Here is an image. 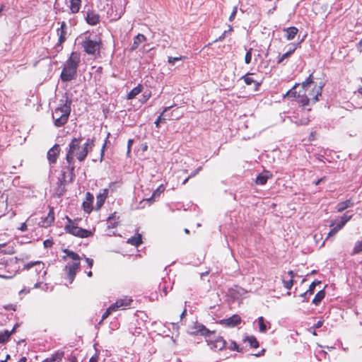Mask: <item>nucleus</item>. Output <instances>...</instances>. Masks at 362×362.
Here are the masks:
<instances>
[{
  "mask_svg": "<svg viewBox=\"0 0 362 362\" xmlns=\"http://www.w3.org/2000/svg\"><path fill=\"white\" fill-rule=\"evenodd\" d=\"M322 86H317L313 81V74L302 83H296L288 90L284 98H294L300 107H306L315 104L322 95Z\"/></svg>",
  "mask_w": 362,
  "mask_h": 362,
  "instance_id": "obj_1",
  "label": "nucleus"
},
{
  "mask_svg": "<svg viewBox=\"0 0 362 362\" xmlns=\"http://www.w3.org/2000/svg\"><path fill=\"white\" fill-rule=\"evenodd\" d=\"M81 137L74 138L69 144V148L66 155V160L68 165L65 166L64 169H66L70 173V182H71L75 177L74 157H76L78 161L82 162L86 159L88 153L86 148L81 144Z\"/></svg>",
  "mask_w": 362,
  "mask_h": 362,
  "instance_id": "obj_2",
  "label": "nucleus"
},
{
  "mask_svg": "<svg viewBox=\"0 0 362 362\" xmlns=\"http://www.w3.org/2000/svg\"><path fill=\"white\" fill-rule=\"evenodd\" d=\"M81 62L80 54L73 52L66 61L62 71L60 78L63 82H68L76 77L77 69Z\"/></svg>",
  "mask_w": 362,
  "mask_h": 362,
  "instance_id": "obj_3",
  "label": "nucleus"
},
{
  "mask_svg": "<svg viewBox=\"0 0 362 362\" xmlns=\"http://www.w3.org/2000/svg\"><path fill=\"white\" fill-rule=\"evenodd\" d=\"M60 102L59 107H56L52 112L54 124L57 127H62L67 122L71 113V105L72 103L71 99L67 96L64 100H61Z\"/></svg>",
  "mask_w": 362,
  "mask_h": 362,
  "instance_id": "obj_4",
  "label": "nucleus"
},
{
  "mask_svg": "<svg viewBox=\"0 0 362 362\" xmlns=\"http://www.w3.org/2000/svg\"><path fill=\"white\" fill-rule=\"evenodd\" d=\"M81 45L83 51L88 55H92L95 57L100 55L101 40L96 36L95 38H92L90 35L85 36Z\"/></svg>",
  "mask_w": 362,
  "mask_h": 362,
  "instance_id": "obj_5",
  "label": "nucleus"
},
{
  "mask_svg": "<svg viewBox=\"0 0 362 362\" xmlns=\"http://www.w3.org/2000/svg\"><path fill=\"white\" fill-rule=\"evenodd\" d=\"M311 110V107H300L299 110H296L294 112L293 118L295 123L298 125H306L310 121V116L309 112Z\"/></svg>",
  "mask_w": 362,
  "mask_h": 362,
  "instance_id": "obj_6",
  "label": "nucleus"
},
{
  "mask_svg": "<svg viewBox=\"0 0 362 362\" xmlns=\"http://www.w3.org/2000/svg\"><path fill=\"white\" fill-rule=\"evenodd\" d=\"M65 230L66 232L72 234L73 235L79 238H88L92 235V233L90 230L79 228L78 226H74V224L66 226Z\"/></svg>",
  "mask_w": 362,
  "mask_h": 362,
  "instance_id": "obj_7",
  "label": "nucleus"
},
{
  "mask_svg": "<svg viewBox=\"0 0 362 362\" xmlns=\"http://www.w3.org/2000/svg\"><path fill=\"white\" fill-rule=\"evenodd\" d=\"M83 17L86 23L90 25H95L100 22L99 14L93 9L88 8L83 11Z\"/></svg>",
  "mask_w": 362,
  "mask_h": 362,
  "instance_id": "obj_8",
  "label": "nucleus"
},
{
  "mask_svg": "<svg viewBox=\"0 0 362 362\" xmlns=\"http://www.w3.org/2000/svg\"><path fill=\"white\" fill-rule=\"evenodd\" d=\"M66 169H63L62 171V177L59 178L58 182H57V187L56 189V192L58 194L59 197H61L64 195V192H66V182H67V177H70V174L67 176L66 175V171H65Z\"/></svg>",
  "mask_w": 362,
  "mask_h": 362,
  "instance_id": "obj_9",
  "label": "nucleus"
},
{
  "mask_svg": "<svg viewBox=\"0 0 362 362\" xmlns=\"http://www.w3.org/2000/svg\"><path fill=\"white\" fill-rule=\"evenodd\" d=\"M352 216L353 215H346V214H344L341 217V221L339 224H337L335 227H334L328 233L327 235V237L326 239H327L330 236H332V235H334L337 234V233L344 226L345 224L349 221H350L351 218H352Z\"/></svg>",
  "mask_w": 362,
  "mask_h": 362,
  "instance_id": "obj_10",
  "label": "nucleus"
},
{
  "mask_svg": "<svg viewBox=\"0 0 362 362\" xmlns=\"http://www.w3.org/2000/svg\"><path fill=\"white\" fill-rule=\"evenodd\" d=\"M206 341L208 343V345L211 347V349L215 351H221L226 346V341L222 337L218 338L214 341L210 339H206Z\"/></svg>",
  "mask_w": 362,
  "mask_h": 362,
  "instance_id": "obj_11",
  "label": "nucleus"
},
{
  "mask_svg": "<svg viewBox=\"0 0 362 362\" xmlns=\"http://www.w3.org/2000/svg\"><path fill=\"white\" fill-rule=\"evenodd\" d=\"M132 302V299L128 298L127 296H124V298H119L116 300V302L112 304V306H114L115 311L118 309H125L127 307L129 306Z\"/></svg>",
  "mask_w": 362,
  "mask_h": 362,
  "instance_id": "obj_12",
  "label": "nucleus"
},
{
  "mask_svg": "<svg viewBox=\"0 0 362 362\" xmlns=\"http://www.w3.org/2000/svg\"><path fill=\"white\" fill-rule=\"evenodd\" d=\"M192 334L210 337L211 332L204 325L197 323L192 327Z\"/></svg>",
  "mask_w": 362,
  "mask_h": 362,
  "instance_id": "obj_13",
  "label": "nucleus"
},
{
  "mask_svg": "<svg viewBox=\"0 0 362 362\" xmlns=\"http://www.w3.org/2000/svg\"><path fill=\"white\" fill-rule=\"evenodd\" d=\"M59 145L55 144L47 152V159L52 163L57 162L58 155L59 153Z\"/></svg>",
  "mask_w": 362,
  "mask_h": 362,
  "instance_id": "obj_14",
  "label": "nucleus"
},
{
  "mask_svg": "<svg viewBox=\"0 0 362 362\" xmlns=\"http://www.w3.org/2000/svg\"><path fill=\"white\" fill-rule=\"evenodd\" d=\"M66 24L64 21L61 23V26L57 30V35L59 36L58 45H61L66 41Z\"/></svg>",
  "mask_w": 362,
  "mask_h": 362,
  "instance_id": "obj_15",
  "label": "nucleus"
},
{
  "mask_svg": "<svg viewBox=\"0 0 362 362\" xmlns=\"http://www.w3.org/2000/svg\"><path fill=\"white\" fill-rule=\"evenodd\" d=\"M253 75V74L248 73L241 77V79L244 80V82L247 86H251L254 84L255 90H257L259 89V86L262 84V82H258L256 80H255L251 76Z\"/></svg>",
  "mask_w": 362,
  "mask_h": 362,
  "instance_id": "obj_16",
  "label": "nucleus"
},
{
  "mask_svg": "<svg viewBox=\"0 0 362 362\" xmlns=\"http://www.w3.org/2000/svg\"><path fill=\"white\" fill-rule=\"evenodd\" d=\"M93 199V195L90 192H87L86 194V201L83 202V207L85 212L88 214L91 212L93 209L92 204Z\"/></svg>",
  "mask_w": 362,
  "mask_h": 362,
  "instance_id": "obj_17",
  "label": "nucleus"
},
{
  "mask_svg": "<svg viewBox=\"0 0 362 362\" xmlns=\"http://www.w3.org/2000/svg\"><path fill=\"white\" fill-rule=\"evenodd\" d=\"M173 107V105H171L164 108L163 111L160 113V115L154 122L156 127H159L160 123H164L166 120L171 119V117L167 114V112Z\"/></svg>",
  "mask_w": 362,
  "mask_h": 362,
  "instance_id": "obj_18",
  "label": "nucleus"
},
{
  "mask_svg": "<svg viewBox=\"0 0 362 362\" xmlns=\"http://www.w3.org/2000/svg\"><path fill=\"white\" fill-rule=\"evenodd\" d=\"M354 206V202L351 199H346V201L341 202L337 204L336 206V209L337 212H342L345 209Z\"/></svg>",
  "mask_w": 362,
  "mask_h": 362,
  "instance_id": "obj_19",
  "label": "nucleus"
},
{
  "mask_svg": "<svg viewBox=\"0 0 362 362\" xmlns=\"http://www.w3.org/2000/svg\"><path fill=\"white\" fill-rule=\"evenodd\" d=\"M272 177V175L269 172H267L265 174L260 173L256 177L255 183L257 185H264L267 183V180Z\"/></svg>",
  "mask_w": 362,
  "mask_h": 362,
  "instance_id": "obj_20",
  "label": "nucleus"
},
{
  "mask_svg": "<svg viewBox=\"0 0 362 362\" xmlns=\"http://www.w3.org/2000/svg\"><path fill=\"white\" fill-rule=\"evenodd\" d=\"M69 7L73 14L78 13L81 6V0H69Z\"/></svg>",
  "mask_w": 362,
  "mask_h": 362,
  "instance_id": "obj_21",
  "label": "nucleus"
},
{
  "mask_svg": "<svg viewBox=\"0 0 362 362\" xmlns=\"http://www.w3.org/2000/svg\"><path fill=\"white\" fill-rule=\"evenodd\" d=\"M64 355V351H57L50 357L45 358L42 362H60Z\"/></svg>",
  "mask_w": 362,
  "mask_h": 362,
  "instance_id": "obj_22",
  "label": "nucleus"
},
{
  "mask_svg": "<svg viewBox=\"0 0 362 362\" xmlns=\"http://www.w3.org/2000/svg\"><path fill=\"white\" fill-rule=\"evenodd\" d=\"M242 322L241 317L238 315H233V316L228 317V327H235L240 325Z\"/></svg>",
  "mask_w": 362,
  "mask_h": 362,
  "instance_id": "obj_23",
  "label": "nucleus"
},
{
  "mask_svg": "<svg viewBox=\"0 0 362 362\" xmlns=\"http://www.w3.org/2000/svg\"><path fill=\"white\" fill-rule=\"evenodd\" d=\"M146 40V37L143 34H138L134 38L133 44L131 47V50H135L138 48L139 45Z\"/></svg>",
  "mask_w": 362,
  "mask_h": 362,
  "instance_id": "obj_24",
  "label": "nucleus"
},
{
  "mask_svg": "<svg viewBox=\"0 0 362 362\" xmlns=\"http://www.w3.org/2000/svg\"><path fill=\"white\" fill-rule=\"evenodd\" d=\"M288 274L290 276L291 279L289 280L283 279V284L284 287L286 289H291L294 284V278L296 276V274L293 271L290 270L288 272Z\"/></svg>",
  "mask_w": 362,
  "mask_h": 362,
  "instance_id": "obj_25",
  "label": "nucleus"
},
{
  "mask_svg": "<svg viewBox=\"0 0 362 362\" xmlns=\"http://www.w3.org/2000/svg\"><path fill=\"white\" fill-rule=\"evenodd\" d=\"M16 326L12 329L11 331L4 330L0 332V343L4 344L8 341L11 335L15 332Z\"/></svg>",
  "mask_w": 362,
  "mask_h": 362,
  "instance_id": "obj_26",
  "label": "nucleus"
},
{
  "mask_svg": "<svg viewBox=\"0 0 362 362\" xmlns=\"http://www.w3.org/2000/svg\"><path fill=\"white\" fill-rule=\"evenodd\" d=\"M17 273L16 270H4L3 269L0 268V278L5 279H9L13 278L16 276Z\"/></svg>",
  "mask_w": 362,
  "mask_h": 362,
  "instance_id": "obj_27",
  "label": "nucleus"
},
{
  "mask_svg": "<svg viewBox=\"0 0 362 362\" xmlns=\"http://www.w3.org/2000/svg\"><path fill=\"white\" fill-rule=\"evenodd\" d=\"M286 34V37L288 40H291L294 39L296 35H297L298 30L296 27H289L285 30Z\"/></svg>",
  "mask_w": 362,
  "mask_h": 362,
  "instance_id": "obj_28",
  "label": "nucleus"
},
{
  "mask_svg": "<svg viewBox=\"0 0 362 362\" xmlns=\"http://www.w3.org/2000/svg\"><path fill=\"white\" fill-rule=\"evenodd\" d=\"M143 88H144L142 85L139 84L127 94V98L128 100L134 99L137 95H139L142 91Z\"/></svg>",
  "mask_w": 362,
  "mask_h": 362,
  "instance_id": "obj_29",
  "label": "nucleus"
},
{
  "mask_svg": "<svg viewBox=\"0 0 362 362\" xmlns=\"http://www.w3.org/2000/svg\"><path fill=\"white\" fill-rule=\"evenodd\" d=\"M54 216L53 211H50L48 215L42 221L41 226L42 227H48L54 221Z\"/></svg>",
  "mask_w": 362,
  "mask_h": 362,
  "instance_id": "obj_30",
  "label": "nucleus"
},
{
  "mask_svg": "<svg viewBox=\"0 0 362 362\" xmlns=\"http://www.w3.org/2000/svg\"><path fill=\"white\" fill-rule=\"evenodd\" d=\"M325 291H324V289L320 290L315 294L314 298L313 299V303L315 304V305H320V303L325 298Z\"/></svg>",
  "mask_w": 362,
  "mask_h": 362,
  "instance_id": "obj_31",
  "label": "nucleus"
},
{
  "mask_svg": "<svg viewBox=\"0 0 362 362\" xmlns=\"http://www.w3.org/2000/svg\"><path fill=\"white\" fill-rule=\"evenodd\" d=\"M119 217H116L115 214H112L107 218V228H114L117 227L118 224Z\"/></svg>",
  "mask_w": 362,
  "mask_h": 362,
  "instance_id": "obj_32",
  "label": "nucleus"
},
{
  "mask_svg": "<svg viewBox=\"0 0 362 362\" xmlns=\"http://www.w3.org/2000/svg\"><path fill=\"white\" fill-rule=\"evenodd\" d=\"M258 324H259V330L262 333H265L267 330V324L270 325V323L268 322H265L264 318L263 317H259L258 318Z\"/></svg>",
  "mask_w": 362,
  "mask_h": 362,
  "instance_id": "obj_33",
  "label": "nucleus"
},
{
  "mask_svg": "<svg viewBox=\"0 0 362 362\" xmlns=\"http://www.w3.org/2000/svg\"><path fill=\"white\" fill-rule=\"evenodd\" d=\"M297 48V45H292V48H291L287 52L284 53L277 61V63L278 64H281L284 62V60L286 58H288V57H290L291 55V54H293L295 50Z\"/></svg>",
  "mask_w": 362,
  "mask_h": 362,
  "instance_id": "obj_34",
  "label": "nucleus"
},
{
  "mask_svg": "<svg viewBox=\"0 0 362 362\" xmlns=\"http://www.w3.org/2000/svg\"><path fill=\"white\" fill-rule=\"evenodd\" d=\"M104 192H105L104 194H100L97 196V202H96L97 209H99L103 205V204L105 201L106 195L105 194L107 193V190L105 189Z\"/></svg>",
  "mask_w": 362,
  "mask_h": 362,
  "instance_id": "obj_35",
  "label": "nucleus"
},
{
  "mask_svg": "<svg viewBox=\"0 0 362 362\" xmlns=\"http://www.w3.org/2000/svg\"><path fill=\"white\" fill-rule=\"evenodd\" d=\"M34 266L40 267L42 269H45L44 264L42 262H40V261L30 262H29V263H28V264L24 265V269H30V268H32Z\"/></svg>",
  "mask_w": 362,
  "mask_h": 362,
  "instance_id": "obj_36",
  "label": "nucleus"
},
{
  "mask_svg": "<svg viewBox=\"0 0 362 362\" xmlns=\"http://www.w3.org/2000/svg\"><path fill=\"white\" fill-rule=\"evenodd\" d=\"M245 341H247L251 347L252 348H258L259 342L257 340L256 337L254 336L247 337L245 339Z\"/></svg>",
  "mask_w": 362,
  "mask_h": 362,
  "instance_id": "obj_37",
  "label": "nucleus"
},
{
  "mask_svg": "<svg viewBox=\"0 0 362 362\" xmlns=\"http://www.w3.org/2000/svg\"><path fill=\"white\" fill-rule=\"evenodd\" d=\"M127 242L131 245L137 247L142 243L141 235L139 234L137 236L132 237Z\"/></svg>",
  "mask_w": 362,
  "mask_h": 362,
  "instance_id": "obj_38",
  "label": "nucleus"
},
{
  "mask_svg": "<svg viewBox=\"0 0 362 362\" xmlns=\"http://www.w3.org/2000/svg\"><path fill=\"white\" fill-rule=\"evenodd\" d=\"M170 282H167L165 280L163 279L162 281L159 284V288L163 293V296H165L168 293V287L167 285H170Z\"/></svg>",
  "mask_w": 362,
  "mask_h": 362,
  "instance_id": "obj_39",
  "label": "nucleus"
},
{
  "mask_svg": "<svg viewBox=\"0 0 362 362\" xmlns=\"http://www.w3.org/2000/svg\"><path fill=\"white\" fill-rule=\"evenodd\" d=\"M64 252L66 254L67 257H70L74 260L79 261L81 259L78 254L68 249L64 250Z\"/></svg>",
  "mask_w": 362,
  "mask_h": 362,
  "instance_id": "obj_40",
  "label": "nucleus"
},
{
  "mask_svg": "<svg viewBox=\"0 0 362 362\" xmlns=\"http://www.w3.org/2000/svg\"><path fill=\"white\" fill-rule=\"evenodd\" d=\"M82 145L86 148L88 152L91 151L94 146V139H87L86 141Z\"/></svg>",
  "mask_w": 362,
  "mask_h": 362,
  "instance_id": "obj_41",
  "label": "nucleus"
},
{
  "mask_svg": "<svg viewBox=\"0 0 362 362\" xmlns=\"http://www.w3.org/2000/svg\"><path fill=\"white\" fill-rule=\"evenodd\" d=\"M362 252V240L358 241L354 247L352 255H357Z\"/></svg>",
  "mask_w": 362,
  "mask_h": 362,
  "instance_id": "obj_42",
  "label": "nucleus"
},
{
  "mask_svg": "<svg viewBox=\"0 0 362 362\" xmlns=\"http://www.w3.org/2000/svg\"><path fill=\"white\" fill-rule=\"evenodd\" d=\"M80 267V262L77 261L76 262L68 264L66 266V269H70L71 271L76 272Z\"/></svg>",
  "mask_w": 362,
  "mask_h": 362,
  "instance_id": "obj_43",
  "label": "nucleus"
},
{
  "mask_svg": "<svg viewBox=\"0 0 362 362\" xmlns=\"http://www.w3.org/2000/svg\"><path fill=\"white\" fill-rule=\"evenodd\" d=\"M320 284H321L320 281L315 280L313 282L311 283L308 291H306V293L305 294H306L307 293H309L310 294H313L314 293V290H315L316 285Z\"/></svg>",
  "mask_w": 362,
  "mask_h": 362,
  "instance_id": "obj_44",
  "label": "nucleus"
},
{
  "mask_svg": "<svg viewBox=\"0 0 362 362\" xmlns=\"http://www.w3.org/2000/svg\"><path fill=\"white\" fill-rule=\"evenodd\" d=\"M115 308L114 306H112L110 305L107 310L102 315V319H101V321L100 322V323L104 320L105 319H106L110 315L111 313L112 312H115Z\"/></svg>",
  "mask_w": 362,
  "mask_h": 362,
  "instance_id": "obj_45",
  "label": "nucleus"
},
{
  "mask_svg": "<svg viewBox=\"0 0 362 362\" xmlns=\"http://www.w3.org/2000/svg\"><path fill=\"white\" fill-rule=\"evenodd\" d=\"M252 49L250 48L247 50V52H246V54H245V62L247 64H250L251 62V60H252Z\"/></svg>",
  "mask_w": 362,
  "mask_h": 362,
  "instance_id": "obj_46",
  "label": "nucleus"
},
{
  "mask_svg": "<svg viewBox=\"0 0 362 362\" xmlns=\"http://www.w3.org/2000/svg\"><path fill=\"white\" fill-rule=\"evenodd\" d=\"M230 349L231 350H235L238 352H242L243 351V349L239 348V346L237 345V344L234 341H230Z\"/></svg>",
  "mask_w": 362,
  "mask_h": 362,
  "instance_id": "obj_47",
  "label": "nucleus"
},
{
  "mask_svg": "<svg viewBox=\"0 0 362 362\" xmlns=\"http://www.w3.org/2000/svg\"><path fill=\"white\" fill-rule=\"evenodd\" d=\"M67 270H68L67 278L69 279V282L72 283V281H74V279L76 276V272L71 271L70 269H67Z\"/></svg>",
  "mask_w": 362,
  "mask_h": 362,
  "instance_id": "obj_48",
  "label": "nucleus"
},
{
  "mask_svg": "<svg viewBox=\"0 0 362 362\" xmlns=\"http://www.w3.org/2000/svg\"><path fill=\"white\" fill-rule=\"evenodd\" d=\"M182 58H183V57H182V56H180V57H168V63H169V64H173H173H175V63L176 62H178V61L182 60Z\"/></svg>",
  "mask_w": 362,
  "mask_h": 362,
  "instance_id": "obj_49",
  "label": "nucleus"
},
{
  "mask_svg": "<svg viewBox=\"0 0 362 362\" xmlns=\"http://www.w3.org/2000/svg\"><path fill=\"white\" fill-rule=\"evenodd\" d=\"M160 187H158L156 190H155L152 194V197H151V199H147V201H149L153 198H155L157 196H159V194L163 191V189H160Z\"/></svg>",
  "mask_w": 362,
  "mask_h": 362,
  "instance_id": "obj_50",
  "label": "nucleus"
},
{
  "mask_svg": "<svg viewBox=\"0 0 362 362\" xmlns=\"http://www.w3.org/2000/svg\"><path fill=\"white\" fill-rule=\"evenodd\" d=\"M4 247H1L0 250V253L4 254H12L13 252V249L12 247H8L6 250L3 249Z\"/></svg>",
  "mask_w": 362,
  "mask_h": 362,
  "instance_id": "obj_51",
  "label": "nucleus"
},
{
  "mask_svg": "<svg viewBox=\"0 0 362 362\" xmlns=\"http://www.w3.org/2000/svg\"><path fill=\"white\" fill-rule=\"evenodd\" d=\"M322 325H323V321L319 320L316 324H315L313 325V327L310 328V330H311V329H316L317 328H320V327H321L322 326Z\"/></svg>",
  "mask_w": 362,
  "mask_h": 362,
  "instance_id": "obj_52",
  "label": "nucleus"
},
{
  "mask_svg": "<svg viewBox=\"0 0 362 362\" xmlns=\"http://www.w3.org/2000/svg\"><path fill=\"white\" fill-rule=\"evenodd\" d=\"M202 168L200 166L199 168H197L194 171H193L189 175V178H192L194 176H196L201 170H202Z\"/></svg>",
  "mask_w": 362,
  "mask_h": 362,
  "instance_id": "obj_53",
  "label": "nucleus"
},
{
  "mask_svg": "<svg viewBox=\"0 0 362 362\" xmlns=\"http://www.w3.org/2000/svg\"><path fill=\"white\" fill-rule=\"evenodd\" d=\"M107 142V138L106 139V140L105 141V144H103V147H102V149H101V153H100V161L103 160V156H104V152H105V146H106V144Z\"/></svg>",
  "mask_w": 362,
  "mask_h": 362,
  "instance_id": "obj_54",
  "label": "nucleus"
},
{
  "mask_svg": "<svg viewBox=\"0 0 362 362\" xmlns=\"http://www.w3.org/2000/svg\"><path fill=\"white\" fill-rule=\"evenodd\" d=\"M84 259L87 262L88 267L91 268L93 265V259L86 257H84Z\"/></svg>",
  "mask_w": 362,
  "mask_h": 362,
  "instance_id": "obj_55",
  "label": "nucleus"
},
{
  "mask_svg": "<svg viewBox=\"0 0 362 362\" xmlns=\"http://www.w3.org/2000/svg\"><path fill=\"white\" fill-rule=\"evenodd\" d=\"M236 13H237V7H235L233 8V11H232V13H230V15L229 16V20L233 21L234 19Z\"/></svg>",
  "mask_w": 362,
  "mask_h": 362,
  "instance_id": "obj_56",
  "label": "nucleus"
},
{
  "mask_svg": "<svg viewBox=\"0 0 362 362\" xmlns=\"http://www.w3.org/2000/svg\"><path fill=\"white\" fill-rule=\"evenodd\" d=\"M52 244V242L49 240H46L45 241H44V245L45 247H50Z\"/></svg>",
  "mask_w": 362,
  "mask_h": 362,
  "instance_id": "obj_57",
  "label": "nucleus"
},
{
  "mask_svg": "<svg viewBox=\"0 0 362 362\" xmlns=\"http://www.w3.org/2000/svg\"><path fill=\"white\" fill-rule=\"evenodd\" d=\"M21 231H25L27 230V225L25 223H23L21 227L18 228Z\"/></svg>",
  "mask_w": 362,
  "mask_h": 362,
  "instance_id": "obj_58",
  "label": "nucleus"
},
{
  "mask_svg": "<svg viewBox=\"0 0 362 362\" xmlns=\"http://www.w3.org/2000/svg\"><path fill=\"white\" fill-rule=\"evenodd\" d=\"M98 356L95 355V356H92L90 358L88 362H97L98 361Z\"/></svg>",
  "mask_w": 362,
  "mask_h": 362,
  "instance_id": "obj_59",
  "label": "nucleus"
},
{
  "mask_svg": "<svg viewBox=\"0 0 362 362\" xmlns=\"http://www.w3.org/2000/svg\"><path fill=\"white\" fill-rule=\"evenodd\" d=\"M5 309L6 310H16V305H8L7 306L5 307Z\"/></svg>",
  "mask_w": 362,
  "mask_h": 362,
  "instance_id": "obj_60",
  "label": "nucleus"
},
{
  "mask_svg": "<svg viewBox=\"0 0 362 362\" xmlns=\"http://www.w3.org/2000/svg\"><path fill=\"white\" fill-rule=\"evenodd\" d=\"M69 362H77V359H76V356H70L69 357Z\"/></svg>",
  "mask_w": 362,
  "mask_h": 362,
  "instance_id": "obj_61",
  "label": "nucleus"
},
{
  "mask_svg": "<svg viewBox=\"0 0 362 362\" xmlns=\"http://www.w3.org/2000/svg\"><path fill=\"white\" fill-rule=\"evenodd\" d=\"M325 180V177H321L320 179H319V180H317V181H315V182H314V184H315V185H320V183L321 182H322V181H323V180Z\"/></svg>",
  "mask_w": 362,
  "mask_h": 362,
  "instance_id": "obj_62",
  "label": "nucleus"
},
{
  "mask_svg": "<svg viewBox=\"0 0 362 362\" xmlns=\"http://www.w3.org/2000/svg\"><path fill=\"white\" fill-rule=\"evenodd\" d=\"M134 141L133 139H129L128 144H127V148L131 149L132 145L133 144Z\"/></svg>",
  "mask_w": 362,
  "mask_h": 362,
  "instance_id": "obj_63",
  "label": "nucleus"
},
{
  "mask_svg": "<svg viewBox=\"0 0 362 362\" xmlns=\"http://www.w3.org/2000/svg\"><path fill=\"white\" fill-rule=\"evenodd\" d=\"M26 361H27V358L23 356V357L21 358L18 362H26Z\"/></svg>",
  "mask_w": 362,
  "mask_h": 362,
  "instance_id": "obj_64",
  "label": "nucleus"
}]
</instances>
